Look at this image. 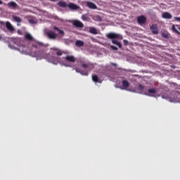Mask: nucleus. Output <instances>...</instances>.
I'll list each match as a JSON object with an SVG mask.
<instances>
[{"label":"nucleus","instance_id":"f257e3e1","mask_svg":"<svg viewBox=\"0 0 180 180\" xmlns=\"http://www.w3.org/2000/svg\"><path fill=\"white\" fill-rule=\"evenodd\" d=\"M32 47H34V49L39 51V57L40 58H45V60H47V61L49 63H52V64L57 63V58L54 56L55 55L58 56V57H60L64 53L63 51L56 48L51 49L49 53H46L48 50L47 46L41 42H35L32 44Z\"/></svg>","mask_w":180,"mask_h":180},{"label":"nucleus","instance_id":"f03ea898","mask_svg":"<svg viewBox=\"0 0 180 180\" xmlns=\"http://www.w3.org/2000/svg\"><path fill=\"white\" fill-rule=\"evenodd\" d=\"M53 29L54 31L49 30L46 32L47 37H49V39H51V40H56V39L58 37V34L64 35V32L61 30H59L58 27L53 26ZM56 32H58V34L56 33Z\"/></svg>","mask_w":180,"mask_h":180},{"label":"nucleus","instance_id":"7ed1b4c3","mask_svg":"<svg viewBox=\"0 0 180 180\" xmlns=\"http://www.w3.org/2000/svg\"><path fill=\"white\" fill-rule=\"evenodd\" d=\"M106 37L112 40V44H116V46H117L119 49H122V43L115 39H119L120 37V35L119 34H116L115 32H110L106 35Z\"/></svg>","mask_w":180,"mask_h":180},{"label":"nucleus","instance_id":"20e7f679","mask_svg":"<svg viewBox=\"0 0 180 180\" xmlns=\"http://www.w3.org/2000/svg\"><path fill=\"white\" fill-rule=\"evenodd\" d=\"M77 61V58H75V56L72 55H68L65 58H64V61L62 62L63 65L65 67H71V63H74Z\"/></svg>","mask_w":180,"mask_h":180},{"label":"nucleus","instance_id":"39448f33","mask_svg":"<svg viewBox=\"0 0 180 180\" xmlns=\"http://www.w3.org/2000/svg\"><path fill=\"white\" fill-rule=\"evenodd\" d=\"M179 96L180 94L177 91H173L169 95L168 99L170 102H179Z\"/></svg>","mask_w":180,"mask_h":180},{"label":"nucleus","instance_id":"423d86ee","mask_svg":"<svg viewBox=\"0 0 180 180\" xmlns=\"http://www.w3.org/2000/svg\"><path fill=\"white\" fill-rule=\"evenodd\" d=\"M72 25H73L75 27H77L78 29L84 28V23L78 20H75L72 21Z\"/></svg>","mask_w":180,"mask_h":180},{"label":"nucleus","instance_id":"0eeeda50","mask_svg":"<svg viewBox=\"0 0 180 180\" xmlns=\"http://www.w3.org/2000/svg\"><path fill=\"white\" fill-rule=\"evenodd\" d=\"M137 22L139 25H146L147 23V18L144 15L137 17Z\"/></svg>","mask_w":180,"mask_h":180},{"label":"nucleus","instance_id":"6e6552de","mask_svg":"<svg viewBox=\"0 0 180 180\" xmlns=\"http://www.w3.org/2000/svg\"><path fill=\"white\" fill-rule=\"evenodd\" d=\"M157 94V89H149L147 91L143 93V95H146L147 96H154Z\"/></svg>","mask_w":180,"mask_h":180},{"label":"nucleus","instance_id":"1a4fd4ad","mask_svg":"<svg viewBox=\"0 0 180 180\" xmlns=\"http://www.w3.org/2000/svg\"><path fill=\"white\" fill-rule=\"evenodd\" d=\"M82 68H88L89 71H91L95 68V65L94 63H82Z\"/></svg>","mask_w":180,"mask_h":180},{"label":"nucleus","instance_id":"9d476101","mask_svg":"<svg viewBox=\"0 0 180 180\" xmlns=\"http://www.w3.org/2000/svg\"><path fill=\"white\" fill-rule=\"evenodd\" d=\"M150 29L153 34H158L160 33V31L158 30V26L156 24L152 25Z\"/></svg>","mask_w":180,"mask_h":180},{"label":"nucleus","instance_id":"9b49d317","mask_svg":"<svg viewBox=\"0 0 180 180\" xmlns=\"http://www.w3.org/2000/svg\"><path fill=\"white\" fill-rule=\"evenodd\" d=\"M8 8L10 9H18V4H16L15 1H10L7 4Z\"/></svg>","mask_w":180,"mask_h":180},{"label":"nucleus","instance_id":"f8f14e48","mask_svg":"<svg viewBox=\"0 0 180 180\" xmlns=\"http://www.w3.org/2000/svg\"><path fill=\"white\" fill-rule=\"evenodd\" d=\"M68 8L72 11H78L79 9V6L72 3H69L68 5Z\"/></svg>","mask_w":180,"mask_h":180},{"label":"nucleus","instance_id":"ddd939ff","mask_svg":"<svg viewBox=\"0 0 180 180\" xmlns=\"http://www.w3.org/2000/svg\"><path fill=\"white\" fill-rule=\"evenodd\" d=\"M86 6L87 8H89V9H98L96 4L91 1H86Z\"/></svg>","mask_w":180,"mask_h":180},{"label":"nucleus","instance_id":"4468645a","mask_svg":"<svg viewBox=\"0 0 180 180\" xmlns=\"http://www.w3.org/2000/svg\"><path fill=\"white\" fill-rule=\"evenodd\" d=\"M75 70L76 71V72H79V74H81L82 75H85L86 77H88V75H89V72L88 71L81 70L78 68H75Z\"/></svg>","mask_w":180,"mask_h":180},{"label":"nucleus","instance_id":"2eb2a0df","mask_svg":"<svg viewBox=\"0 0 180 180\" xmlns=\"http://www.w3.org/2000/svg\"><path fill=\"white\" fill-rule=\"evenodd\" d=\"M6 27L8 29V30H9V32H15V28L13 27L12 24H11V22H6Z\"/></svg>","mask_w":180,"mask_h":180},{"label":"nucleus","instance_id":"dca6fc26","mask_svg":"<svg viewBox=\"0 0 180 180\" xmlns=\"http://www.w3.org/2000/svg\"><path fill=\"white\" fill-rule=\"evenodd\" d=\"M162 18H163V19H172V15L168 12H165L162 15Z\"/></svg>","mask_w":180,"mask_h":180},{"label":"nucleus","instance_id":"f3484780","mask_svg":"<svg viewBox=\"0 0 180 180\" xmlns=\"http://www.w3.org/2000/svg\"><path fill=\"white\" fill-rule=\"evenodd\" d=\"M25 39L29 41H33V37L30 33H26L25 35Z\"/></svg>","mask_w":180,"mask_h":180},{"label":"nucleus","instance_id":"a211bd4d","mask_svg":"<svg viewBox=\"0 0 180 180\" xmlns=\"http://www.w3.org/2000/svg\"><path fill=\"white\" fill-rule=\"evenodd\" d=\"M58 6H60V8H67V6H68V5L67 4V3H65V1H59L58 3Z\"/></svg>","mask_w":180,"mask_h":180},{"label":"nucleus","instance_id":"6ab92c4d","mask_svg":"<svg viewBox=\"0 0 180 180\" xmlns=\"http://www.w3.org/2000/svg\"><path fill=\"white\" fill-rule=\"evenodd\" d=\"M89 33H91V34H98V30H96V28L91 27L89 28Z\"/></svg>","mask_w":180,"mask_h":180},{"label":"nucleus","instance_id":"aec40b11","mask_svg":"<svg viewBox=\"0 0 180 180\" xmlns=\"http://www.w3.org/2000/svg\"><path fill=\"white\" fill-rule=\"evenodd\" d=\"M122 86L123 88H129V86H130V84L129 83V82H127V80H123Z\"/></svg>","mask_w":180,"mask_h":180},{"label":"nucleus","instance_id":"412c9836","mask_svg":"<svg viewBox=\"0 0 180 180\" xmlns=\"http://www.w3.org/2000/svg\"><path fill=\"white\" fill-rule=\"evenodd\" d=\"M92 80L94 81V82H100L101 83V81H99V77L96 75H92Z\"/></svg>","mask_w":180,"mask_h":180},{"label":"nucleus","instance_id":"4be33fe9","mask_svg":"<svg viewBox=\"0 0 180 180\" xmlns=\"http://www.w3.org/2000/svg\"><path fill=\"white\" fill-rule=\"evenodd\" d=\"M138 89L140 91V94H143L144 95V92H146L144 91V86L139 84Z\"/></svg>","mask_w":180,"mask_h":180},{"label":"nucleus","instance_id":"5701e85b","mask_svg":"<svg viewBox=\"0 0 180 180\" xmlns=\"http://www.w3.org/2000/svg\"><path fill=\"white\" fill-rule=\"evenodd\" d=\"M13 19L15 22H18V23H20V22H22V18L16 15H13Z\"/></svg>","mask_w":180,"mask_h":180},{"label":"nucleus","instance_id":"b1692460","mask_svg":"<svg viewBox=\"0 0 180 180\" xmlns=\"http://www.w3.org/2000/svg\"><path fill=\"white\" fill-rule=\"evenodd\" d=\"M75 44L77 47H82V46H84V42L81 40H77L76 41Z\"/></svg>","mask_w":180,"mask_h":180},{"label":"nucleus","instance_id":"393cba45","mask_svg":"<svg viewBox=\"0 0 180 180\" xmlns=\"http://www.w3.org/2000/svg\"><path fill=\"white\" fill-rule=\"evenodd\" d=\"M171 35H169V33H165V32H163L162 33V37H163L164 39H169Z\"/></svg>","mask_w":180,"mask_h":180},{"label":"nucleus","instance_id":"a878e982","mask_svg":"<svg viewBox=\"0 0 180 180\" xmlns=\"http://www.w3.org/2000/svg\"><path fill=\"white\" fill-rule=\"evenodd\" d=\"M82 20H84L85 22L88 21L89 18L86 15H82Z\"/></svg>","mask_w":180,"mask_h":180},{"label":"nucleus","instance_id":"bb28decb","mask_svg":"<svg viewBox=\"0 0 180 180\" xmlns=\"http://www.w3.org/2000/svg\"><path fill=\"white\" fill-rule=\"evenodd\" d=\"M172 30L175 32V33H176L177 34H180L179 31H178V30H176V28H175V25H172Z\"/></svg>","mask_w":180,"mask_h":180},{"label":"nucleus","instance_id":"cd10ccee","mask_svg":"<svg viewBox=\"0 0 180 180\" xmlns=\"http://www.w3.org/2000/svg\"><path fill=\"white\" fill-rule=\"evenodd\" d=\"M110 49H112V50H114V51H117L118 50L117 47H116L113 45L110 46Z\"/></svg>","mask_w":180,"mask_h":180},{"label":"nucleus","instance_id":"c85d7f7f","mask_svg":"<svg viewBox=\"0 0 180 180\" xmlns=\"http://www.w3.org/2000/svg\"><path fill=\"white\" fill-rule=\"evenodd\" d=\"M124 45L129 46V41L124 39L123 40Z\"/></svg>","mask_w":180,"mask_h":180},{"label":"nucleus","instance_id":"c756f323","mask_svg":"<svg viewBox=\"0 0 180 180\" xmlns=\"http://www.w3.org/2000/svg\"><path fill=\"white\" fill-rule=\"evenodd\" d=\"M174 20H177L178 22H180V17H174Z\"/></svg>","mask_w":180,"mask_h":180},{"label":"nucleus","instance_id":"7c9ffc66","mask_svg":"<svg viewBox=\"0 0 180 180\" xmlns=\"http://www.w3.org/2000/svg\"><path fill=\"white\" fill-rule=\"evenodd\" d=\"M112 65H113L114 67H117V64H116V63H112Z\"/></svg>","mask_w":180,"mask_h":180},{"label":"nucleus","instance_id":"2f4dec72","mask_svg":"<svg viewBox=\"0 0 180 180\" xmlns=\"http://www.w3.org/2000/svg\"><path fill=\"white\" fill-rule=\"evenodd\" d=\"M51 2H57L58 0H50Z\"/></svg>","mask_w":180,"mask_h":180},{"label":"nucleus","instance_id":"473e14b6","mask_svg":"<svg viewBox=\"0 0 180 180\" xmlns=\"http://www.w3.org/2000/svg\"><path fill=\"white\" fill-rule=\"evenodd\" d=\"M2 4H4V1H2L1 0H0V5H2Z\"/></svg>","mask_w":180,"mask_h":180},{"label":"nucleus","instance_id":"72a5a7b5","mask_svg":"<svg viewBox=\"0 0 180 180\" xmlns=\"http://www.w3.org/2000/svg\"><path fill=\"white\" fill-rule=\"evenodd\" d=\"M176 26L178 27L179 30H180V25H176Z\"/></svg>","mask_w":180,"mask_h":180},{"label":"nucleus","instance_id":"f704fd0d","mask_svg":"<svg viewBox=\"0 0 180 180\" xmlns=\"http://www.w3.org/2000/svg\"><path fill=\"white\" fill-rule=\"evenodd\" d=\"M30 22L31 23H32V22H33V20H30Z\"/></svg>","mask_w":180,"mask_h":180},{"label":"nucleus","instance_id":"c9c22d12","mask_svg":"<svg viewBox=\"0 0 180 180\" xmlns=\"http://www.w3.org/2000/svg\"><path fill=\"white\" fill-rule=\"evenodd\" d=\"M1 39H2V37H1V35H0V40H1Z\"/></svg>","mask_w":180,"mask_h":180}]
</instances>
